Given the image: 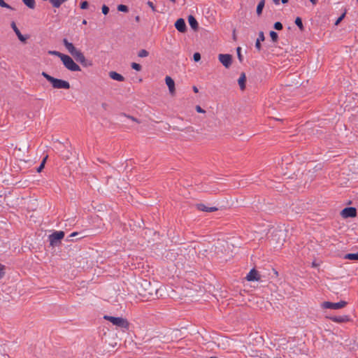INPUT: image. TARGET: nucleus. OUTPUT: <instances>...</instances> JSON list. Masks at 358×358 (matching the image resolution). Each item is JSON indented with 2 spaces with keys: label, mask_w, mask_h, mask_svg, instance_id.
Here are the masks:
<instances>
[{
  "label": "nucleus",
  "mask_w": 358,
  "mask_h": 358,
  "mask_svg": "<svg viewBox=\"0 0 358 358\" xmlns=\"http://www.w3.org/2000/svg\"><path fill=\"white\" fill-rule=\"evenodd\" d=\"M41 75L52 85L54 89L69 90L71 87L70 83L64 80L55 78L45 72H42Z\"/></svg>",
  "instance_id": "f257e3e1"
},
{
  "label": "nucleus",
  "mask_w": 358,
  "mask_h": 358,
  "mask_svg": "<svg viewBox=\"0 0 358 358\" xmlns=\"http://www.w3.org/2000/svg\"><path fill=\"white\" fill-rule=\"evenodd\" d=\"M103 318L106 320L110 322L113 325H115L124 329H129V322L126 319L120 317H113L109 315H104Z\"/></svg>",
  "instance_id": "f03ea898"
},
{
  "label": "nucleus",
  "mask_w": 358,
  "mask_h": 358,
  "mask_svg": "<svg viewBox=\"0 0 358 358\" xmlns=\"http://www.w3.org/2000/svg\"><path fill=\"white\" fill-rule=\"evenodd\" d=\"M62 62L64 66L69 71H81L80 67L73 60V59L70 56L67 55H64V56L62 57Z\"/></svg>",
  "instance_id": "7ed1b4c3"
},
{
  "label": "nucleus",
  "mask_w": 358,
  "mask_h": 358,
  "mask_svg": "<svg viewBox=\"0 0 358 358\" xmlns=\"http://www.w3.org/2000/svg\"><path fill=\"white\" fill-rule=\"evenodd\" d=\"M64 237L63 231H56L48 236L50 244L51 246L57 245L60 243L61 240Z\"/></svg>",
  "instance_id": "20e7f679"
},
{
  "label": "nucleus",
  "mask_w": 358,
  "mask_h": 358,
  "mask_svg": "<svg viewBox=\"0 0 358 358\" xmlns=\"http://www.w3.org/2000/svg\"><path fill=\"white\" fill-rule=\"evenodd\" d=\"M347 302L345 301H341L336 303L324 301L322 303L321 306L322 308L337 310L344 308Z\"/></svg>",
  "instance_id": "39448f33"
},
{
  "label": "nucleus",
  "mask_w": 358,
  "mask_h": 358,
  "mask_svg": "<svg viewBox=\"0 0 358 358\" xmlns=\"http://www.w3.org/2000/svg\"><path fill=\"white\" fill-rule=\"evenodd\" d=\"M72 56L77 62H80L84 66H92V64L91 62H87L83 53L79 50H78Z\"/></svg>",
  "instance_id": "423d86ee"
},
{
  "label": "nucleus",
  "mask_w": 358,
  "mask_h": 358,
  "mask_svg": "<svg viewBox=\"0 0 358 358\" xmlns=\"http://www.w3.org/2000/svg\"><path fill=\"white\" fill-rule=\"evenodd\" d=\"M219 61L222 64V65L228 69L232 63V57L229 54H220L218 56Z\"/></svg>",
  "instance_id": "0eeeda50"
},
{
  "label": "nucleus",
  "mask_w": 358,
  "mask_h": 358,
  "mask_svg": "<svg viewBox=\"0 0 358 358\" xmlns=\"http://www.w3.org/2000/svg\"><path fill=\"white\" fill-rule=\"evenodd\" d=\"M341 215L343 218L355 217L357 216V210L354 207H347L342 210Z\"/></svg>",
  "instance_id": "6e6552de"
},
{
  "label": "nucleus",
  "mask_w": 358,
  "mask_h": 358,
  "mask_svg": "<svg viewBox=\"0 0 358 358\" xmlns=\"http://www.w3.org/2000/svg\"><path fill=\"white\" fill-rule=\"evenodd\" d=\"M245 279L248 281H259L260 280V275L257 271H256L255 268H252L247 274Z\"/></svg>",
  "instance_id": "1a4fd4ad"
},
{
  "label": "nucleus",
  "mask_w": 358,
  "mask_h": 358,
  "mask_svg": "<svg viewBox=\"0 0 358 358\" xmlns=\"http://www.w3.org/2000/svg\"><path fill=\"white\" fill-rule=\"evenodd\" d=\"M175 27L178 31L182 33H184L187 30L185 22L182 18L176 20Z\"/></svg>",
  "instance_id": "9d476101"
},
{
  "label": "nucleus",
  "mask_w": 358,
  "mask_h": 358,
  "mask_svg": "<svg viewBox=\"0 0 358 358\" xmlns=\"http://www.w3.org/2000/svg\"><path fill=\"white\" fill-rule=\"evenodd\" d=\"M63 44L71 55H73L78 50L73 44L70 43L66 38L63 39Z\"/></svg>",
  "instance_id": "9b49d317"
},
{
  "label": "nucleus",
  "mask_w": 358,
  "mask_h": 358,
  "mask_svg": "<svg viewBox=\"0 0 358 358\" xmlns=\"http://www.w3.org/2000/svg\"><path fill=\"white\" fill-rule=\"evenodd\" d=\"M165 82L169 87L170 93L172 95L174 94L176 90L174 80L170 76H166L165 78Z\"/></svg>",
  "instance_id": "f8f14e48"
},
{
  "label": "nucleus",
  "mask_w": 358,
  "mask_h": 358,
  "mask_svg": "<svg viewBox=\"0 0 358 358\" xmlns=\"http://www.w3.org/2000/svg\"><path fill=\"white\" fill-rule=\"evenodd\" d=\"M196 207L199 210L208 212V213L215 212V211L217 210V208L207 207L203 203H198L196 205Z\"/></svg>",
  "instance_id": "ddd939ff"
},
{
  "label": "nucleus",
  "mask_w": 358,
  "mask_h": 358,
  "mask_svg": "<svg viewBox=\"0 0 358 358\" xmlns=\"http://www.w3.org/2000/svg\"><path fill=\"white\" fill-rule=\"evenodd\" d=\"M11 27L12 29H13V31H15V34L17 35V38H19V40L22 42H25L26 40H27V38L24 37L20 32V31L19 30V29L17 27L15 23L14 22H13L11 23Z\"/></svg>",
  "instance_id": "4468645a"
},
{
  "label": "nucleus",
  "mask_w": 358,
  "mask_h": 358,
  "mask_svg": "<svg viewBox=\"0 0 358 358\" xmlns=\"http://www.w3.org/2000/svg\"><path fill=\"white\" fill-rule=\"evenodd\" d=\"M109 76L113 80H117L120 82H122L124 80V78L121 74H120L115 71H110L109 73Z\"/></svg>",
  "instance_id": "2eb2a0df"
},
{
  "label": "nucleus",
  "mask_w": 358,
  "mask_h": 358,
  "mask_svg": "<svg viewBox=\"0 0 358 358\" xmlns=\"http://www.w3.org/2000/svg\"><path fill=\"white\" fill-rule=\"evenodd\" d=\"M245 82H246V76L245 73H242L241 74L240 78L238 80V85L241 90H244L245 89Z\"/></svg>",
  "instance_id": "dca6fc26"
},
{
  "label": "nucleus",
  "mask_w": 358,
  "mask_h": 358,
  "mask_svg": "<svg viewBox=\"0 0 358 358\" xmlns=\"http://www.w3.org/2000/svg\"><path fill=\"white\" fill-rule=\"evenodd\" d=\"M188 22H189L190 27L194 30H196L198 29L199 24H198V22H197L196 18L194 16L189 15L188 17Z\"/></svg>",
  "instance_id": "f3484780"
},
{
  "label": "nucleus",
  "mask_w": 358,
  "mask_h": 358,
  "mask_svg": "<svg viewBox=\"0 0 358 358\" xmlns=\"http://www.w3.org/2000/svg\"><path fill=\"white\" fill-rule=\"evenodd\" d=\"M265 39V37H264V32L263 31H259V36L256 41V43H255V48L258 50H261V41H264Z\"/></svg>",
  "instance_id": "a211bd4d"
},
{
  "label": "nucleus",
  "mask_w": 358,
  "mask_h": 358,
  "mask_svg": "<svg viewBox=\"0 0 358 358\" xmlns=\"http://www.w3.org/2000/svg\"><path fill=\"white\" fill-rule=\"evenodd\" d=\"M329 319L331 320H332L333 322L341 323V322H345L347 320V317L346 316H338V317L335 316V317H329Z\"/></svg>",
  "instance_id": "6ab92c4d"
},
{
  "label": "nucleus",
  "mask_w": 358,
  "mask_h": 358,
  "mask_svg": "<svg viewBox=\"0 0 358 358\" xmlns=\"http://www.w3.org/2000/svg\"><path fill=\"white\" fill-rule=\"evenodd\" d=\"M66 1L67 0H49L52 6L57 8H59L61 5Z\"/></svg>",
  "instance_id": "aec40b11"
},
{
  "label": "nucleus",
  "mask_w": 358,
  "mask_h": 358,
  "mask_svg": "<svg viewBox=\"0 0 358 358\" xmlns=\"http://www.w3.org/2000/svg\"><path fill=\"white\" fill-rule=\"evenodd\" d=\"M265 5V0H260L257 6V14L260 15Z\"/></svg>",
  "instance_id": "412c9836"
},
{
  "label": "nucleus",
  "mask_w": 358,
  "mask_h": 358,
  "mask_svg": "<svg viewBox=\"0 0 358 358\" xmlns=\"http://www.w3.org/2000/svg\"><path fill=\"white\" fill-rule=\"evenodd\" d=\"M23 3L29 8L34 9L36 6L35 0H22Z\"/></svg>",
  "instance_id": "4be33fe9"
},
{
  "label": "nucleus",
  "mask_w": 358,
  "mask_h": 358,
  "mask_svg": "<svg viewBox=\"0 0 358 358\" xmlns=\"http://www.w3.org/2000/svg\"><path fill=\"white\" fill-rule=\"evenodd\" d=\"M345 259L350 260H358V252L357 253H349L345 255Z\"/></svg>",
  "instance_id": "5701e85b"
},
{
  "label": "nucleus",
  "mask_w": 358,
  "mask_h": 358,
  "mask_svg": "<svg viewBox=\"0 0 358 358\" xmlns=\"http://www.w3.org/2000/svg\"><path fill=\"white\" fill-rule=\"evenodd\" d=\"M295 24L299 28V29L301 31H303L304 27H303V22H302V20L301 17H297L296 19H295Z\"/></svg>",
  "instance_id": "b1692460"
},
{
  "label": "nucleus",
  "mask_w": 358,
  "mask_h": 358,
  "mask_svg": "<svg viewBox=\"0 0 358 358\" xmlns=\"http://www.w3.org/2000/svg\"><path fill=\"white\" fill-rule=\"evenodd\" d=\"M48 53L50 55H55V56H57V57H59L61 60H62V57L63 56H64V55H65V54L61 53L60 52H58V51H56V50L49 51Z\"/></svg>",
  "instance_id": "393cba45"
},
{
  "label": "nucleus",
  "mask_w": 358,
  "mask_h": 358,
  "mask_svg": "<svg viewBox=\"0 0 358 358\" xmlns=\"http://www.w3.org/2000/svg\"><path fill=\"white\" fill-rule=\"evenodd\" d=\"M269 35L273 42H277V41L278 39V35L275 31H271L269 33Z\"/></svg>",
  "instance_id": "a878e982"
},
{
  "label": "nucleus",
  "mask_w": 358,
  "mask_h": 358,
  "mask_svg": "<svg viewBox=\"0 0 358 358\" xmlns=\"http://www.w3.org/2000/svg\"><path fill=\"white\" fill-rule=\"evenodd\" d=\"M149 55V52L146 50H141L138 53V56L139 57H148Z\"/></svg>",
  "instance_id": "bb28decb"
},
{
  "label": "nucleus",
  "mask_w": 358,
  "mask_h": 358,
  "mask_svg": "<svg viewBox=\"0 0 358 358\" xmlns=\"http://www.w3.org/2000/svg\"><path fill=\"white\" fill-rule=\"evenodd\" d=\"M117 10L120 12H127L129 10L128 7L123 4L119 5L117 6Z\"/></svg>",
  "instance_id": "cd10ccee"
},
{
  "label": "nucleus",
  "mask_w": 358,
  "mask_h": 358,
  "mask_svg": "<svg viewBox=\"0 0 358 358\" xmlns=\"http://www.w3.org/2000/svg\"><path fill=\"white\" fill-rule=\"evenodd\" d=\"M131 68L137 71H140L142 69L141 66L139 64L133 62L131 63Z\"/></svg>",
  "instance_id": "c85d7f7f"
},
{
  "label": "nucleus",
  "mask_w": 358,
  "mask_h": 358,
  "mask_svg": "<svg viewBox=\"0 0 358 358\" xmlns=\"http://www.w3.org/2000/svg\"><path fill=\"white\" fill-rule=\"evenodd\" d=\"M47 158H43L42 162L41 163L40 166L37 168L36 171L38 173H40L43 169L44 168L45 164L46 162Z\"/></svg>",
  "instance_id": "c756f323"
},
{
  "label": "nucleus",
  "mask_w": 358,
  "mask_h": 358,
  "mask_svg": "<svg viewBox=\"0 0 358 358\" xmlns=\"http://www.w3.org/2000/svg\"><path fill=\"white\" fill-rule=\"evenodd\" d=\"M0 6L3 8H6L10 10H13V8L7 3H6L3 0H0Z\"/></svg>",
  "instance_id": "7c9ffc66"
},
{
  "label": "nucleus",
  "mask_w": 358,
  "mask_h": 358,
  "mask_svg": "<svg viewBox=\"0 0 358 358\" xmlns=\"http://www.w3.org/2000/svg\"><path fill=\"white\" fill-rule=\"evenodd\" d=\"M122 115L131 120L132 121L136 122V123H140L141 122L136 117H133V116H131V115H127L125 113H123Z\"/></svg>",
  "instance_id": "2f4dec72"
},
{
  "label": "nucleus",
  "mask_w": 358,
  "mask_h": 358,
  "mask_svg": "<svg viewBox=\"0 0 358 358\" xmlns=\"http://www.w3.org/2000/svg\"><path fill=\"white\" fill-rule=\"evenodd\" d=\"M5 266L0 264V279H1L5 275Z\"/></svg>",
  "instance_id": "473e14b6"
},
{
  "label": "nucleus",
  "mask_w": 358,
  "mask_h": 358,
  "mask_svg": "<svg viewBox=\"0 0 358 358\" xmlns=\"http://www.w3.org/2000/svg\"><path fill=\"white\" fill-rule=\"evenodd\" d=\"M273 27L274 29H275L276 30H281L282 29V24L281 22H276L274 25H273Z\"/></svg>",
  "instance_id": "72a5a7b5"
},
{
  "label": "nucleus",
  "mask_w": 358,
  "mask_h": 358,
  "mask_svg": "<svg viewBox=\"0 0 358 358\" xmlns=\"http://www.w3.org/2000/svg\"><path fill=\"white\" fill-rule=\"evenodd\" d=\"M147 5L152 9V10L153 12H157V9H156L155 6L154 5V3L152 1H148L147 2Z\"/></svg>",
  "instance_id": "f704fd0d"
},
{
  "label": "nucleus",
  "mask_w": 358,
  "mask_h": 358,
  "mask_svg": "<svg viewBox=\"0 0 358 358\" xmlns=\"http://www.w3.org/2000/svg\"><path fill=\"white\" fill-rule=\"evenodd\" d=\"M241 48L240 47H238L236 49L237 51V56L239 59V61L241 62L243 61V56L241 53Z\"/></svg>",
  "instance_id": "c9c22d12"
},
{
  "label": "nucleus",
  "mask_w": 358,
  "mask_h": 358,
  "mask_svg": "<svg viewBox=\"0 0 358 358\" xmlns=\"http://www.w3.org/2000/svg\"><path fill=\"white\" fill-rule=\"evenodd\" d=\"M194 62H199L201 59V55L199 52H195L193 55Z\"/></svg>",
  "instance_id": "e433bc0d"
},
{
  "label": "nucleus",
  "mask_w": 358,
  "mask_h": 358,
  "mask_svg": "<svg viewBox=\"0 0 358 358\" xmlns=\"http://www.w3.org/2000/svg\"><path fill=\"white\" fill-rule=\"evenodd\" d=\"M88 2L85 1H83L80 4V8L81 9H87L88 8Z\"/></svg>",
  "instance_id": "4c0bfd02"
},
{
  "label": "nucleus",
  "mask_w": 358,
  "mask_h": 358,
  "mask_svg": "<svg viewBox=\"0 0 358 358\" xmlns=\"http://www.w3.org/2000/svg\"><path fill=\"white\" fill-rule=\"evenodd\" d=\"M109 12V8L106 6V5H103L102 6V13L104 14V15H107Z\"/></svg>",
  "instance_id": "58836bf2"
},
{
  "label": "nucleus",
  "mask_w": 358,
  "mask_h": 358,
  "mask_svg": "<svg viewBox=\"0 0 358 358\" xmlns=\"http://www.w3.org/2000/svg\"><path fill=\"white\" fill-rule=\"evenodd\" d=\"M345 13L342 14V15H341V16L337 19V20H336V22H335V24H336V25H338V24L341 21H342V20H343V19L344 18V17H345Z\"/></svg>",
  "instance_id": "ea45409f"
},
{
  "label": "nucleus",
  "mask_w": 358,
  "mask_h": 358,
  "mask_svg": "<svg viewBox=\"0 0 358 358\" xmlns=\"http://www.w3.org/2000/svg\"><path fill=\"white\" fill-rule=\"evenodd\" d=\"M196 110L198 113H205V110L203 108H201V107L200 106H196Z\"/></svg>",
  "instance_id": "a19ab883"
},
{
  "label": "nucleus",
  "mask_w": 358,
  "mask_h": 358,
  "mask_svg": "<svg viewBox=\"0 0 358 358\" xmlns=\"http://www.w3.org/2000/svg\"><path fill=\"white\" fill-rule=\"evenodd\" d=\"M186 130H187V131H194V129H193V127H187V128H186Z\"/></svg>",
  "instance_id": "79ce46f5"
},
{
  "label": "nucleus",
  "mask_w": 358,
  "mask_h": 358,
  "mask_svg": "<svg viewBox=\"0 0 358 358\" xmlns=\"http://www.w3.org/2000/svg\"><path fill=\"white\" fill-rule=\"evenodd\" d=\"M313 5H315L317 2V0H309Z\"/></svg>",
  "instance_id": "37998d69"
},
{
  "label": "nucleus",
  "mask_w": 358,
  "mask_h": 358,
  "mask_svg": "<svg viewBox=\"0 0 358 358\" xmlns=\"http://www.w3.org/2000/svg\"><path fill=\"white\" fill-rule=\"evenodd\" d=\"M193 91H194V92L197 93L199 90H198V89H197V87H196L194 86V87H193Z\"/></svg>",
  "instance_id": "c03bdc74"
},
{
  "label": "nucleus",
  "mask_w": 358,
  "mask_h": 358,
  "mask_svg": "<svg viewBox=\"0 0 358 358\" xmlns=\"http://www.w3.org/2000/svg\"><path fill=\"white\" fill-rule=\"evenodd\" d=\"M77 234H78V233H77V232H73V233H72V234L70 235V237L76 236Z\"/></svg>",
  "instance_id": "a18cd8bd"
},
{
  "label": "nucleus",
  "mask_w": 358,
  "mask_h": 358,
  "mask_svg": "<svg viewBox=\"0 0 358 358\" xmlns=\"http://www.w3.org/2000/svg\"><path fill=\"white\" fill-rule=\"evenodd\" d=\"M135 20H136V22H138L140 21V17H139L138 15H137V16L135 17Z\"/></svg>",
  "instance_id": "49530a36"
},
{
  "label": "nucleus",
  "mask_w": 358,
  "mask_h": 358,
  "mask_svg": "<svg viewBox=\"0 0 358 358\" xmlns=\"http://www.w3.org/2000/svg\"><path fill=\"white\" fill-rule=\"evenodd\" d=\"M273 1L275 4H279V3H280V0H273Z\"/></svg>",
  "instance_id": "de8ad7c7"
},
{
  "label": "nucleus",
  "mask_w": 358,
  "mask_h": 358,
  "mask_svg": "<svg viewBox=\"0 0 358 358\" xmlns=\"http://www.w3.org/2000/svg\"><path fill=\"white\" fill-rule=\"evenodd\" d=\"M282 3H286L289 0H281Z\"/></svg>",
  "instance_id": "09e8293b"
},
{
  "label": "nucleus",
  "mask_w": 358,
  "mask_h": 358,
  "mask_svg": "<svg viewBox=\"0 0 358 358\" xmlns=\"http://www.w3.org/2000/svg\"><path fill=\"white\" fill-rule=\"evenodd\" d=\"M82 23L83 24H87V20H83Z\"/></svg>",
  "instance_id": "8fccbe9b"
},
{
  "label": "nucleus",
  "mask_w": 358,
  "mask_h": 358,
  "mask_svg": "<svg viewBox=\"0 0 358 358\" xmlns=\"http://www.w3.org/2000/svg\"><path fill=\"white\" fill-rule=\"evenodd\" d=\"M170 1H171L172 3H175L176 0H169Z\"/></svg>",
  "instance_id": "3c124183"
},
{
  "label": "nucleus",
  "mask_w": 358,
  "mask_h": 358,
  "mask_svg": "<svg viewBox=\"0 0 358 358\" xmlns=\"http://www.w3.org/2000/svg\"><path fill=\"white\" fill-rule=\"evenodd\" d=\"M102 106H103V107H106V104H105V103H102Z\"/></svg>",
  "instance_id": "603ef678"
},
{
  "label": "nucleus",
  "mask_w": 358,
  "mask_h": 358,
  "mask_svg": "<svg viewBox=\"0 0 358 358\" xmlns=\"http://www.w3.org/2000/svg\"><path fill=\"white\" fill-rule=\"evenodd\" d=\"M102 106H103V107H106V104H105V103H102Z\"/></svg>",
  "instance_id": "864d4df0"
},
{
  "label": "nucleus",
  "mask_w": 358,
  "mask_h": 358,
  "mask_svg": "<svg viewBox=\"0 0 358 358\" xmlns=\"http://www.w3.org/2000/svg\"><path fill=\"white\" fill-rule=\"evenodd\" d=\"M210 358H217V357H210Z\"/></svg>",
  "instance_id": "5fc2aeb1"
},
{
  "label": "nucleus",
  "mask_w": 358,
  "mask_h": 358,
  "mask_svg": "<svg viewBox=\"0 0 358 358\" xmlns=\"http://www.w3.org/2000/svg\"><path fill=\"white\" fill-rule=\"evenodd\" d=\"M357 2H358V0H357Z\"/></svg>",
  "instance_id": "6e6d98bb"
}]
</instances>
